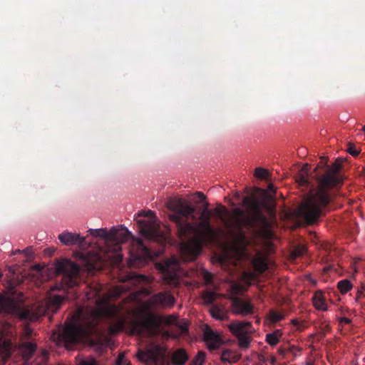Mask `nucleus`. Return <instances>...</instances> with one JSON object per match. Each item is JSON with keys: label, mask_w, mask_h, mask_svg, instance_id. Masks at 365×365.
Here are the masks:
<instances>
[{"label": "nucleus", "mask_w": 365, "mask_h": 365, "mask_svg": "<svg viewBox=\"0 0 365 365\" xmlns=\"http://www.w3.org/2000/svg\"><path fill=\"white\" fill-rule=\"evenodd\" d=\"M86 298L90 303L86 312L83 307H79L73 316L78 322L71 323L58 334L67 344H77L82 338L98 333V324L103 319L111 321L113 333L123 331L125 327L126 319L121 314L120 309L110 304L98 287H90Z\"/></svg>", "instance_id": "nucleus-1"}, {"label": "nucleus", "mask_w": 365, "mask_h": 365, "mask_svg": "<svg viewBox=\"0 0 365 365\" xmlns=\"http://www.w3.org/2000/svg\"><path fill=\"white\" fill-rule=\"evenodd\" d=\"M242 205L247 207V212L237 207L230 214L225 206L219 205L215 208L214 213L228 230L235 245L241 249H245L249 240L244 228L256 236L268 232L269 222L262 207H265L269 212H274V197L264 192V201L259 202L255 198L245 197Z\"/></svg>", "instance_id": "nucleus-2"}, {"label": "nucleus", "mask_w": 365, "mask_h": 365, "mask_svg": "<svg viewBox=\"0 0 365 365\" xmlns=\"http://www.w3.org/2000/svg\"><path fill=\"white\" fill-rule=\"evenodd\" d=\"M169 208L173 212L169 216L170 220L176 224L178 235L182 240V257L185 261H194L201 252L202 244L215 237V230L207 217L200 220L197 228L188 222L189 218L195 219V207L181 198L172 202Z\"/></svg>", "instance_id": "nucleus-3"}, {"label": "nucleus", "mask_w": 365, "mask_h": 365, "mask_svg": "<svg viewBox=\"0 0 365 365\" xmlns=\"http://www.w3.org/2000/svg\"><path fill=\"white\" fill-rule=\"evenodd\" d=\"M322 163L327 168L326 173L318 178L317 187L309 190L299 209V215L309 225L318 221L323 210L332 202L335 196L333 190L343 182V178L339 173L341 161L339 158L330 167L327 165L326 158H322Z\"/></svg>", "instance_id": "nucleus-4"}, {"label": "nucleus", "mask_w": 365, "mask_h": 365, "mask_svg": "<svg viewBox=\"0 0 365 365\" xmlns=\"http://www.w3.org/2000/svg\"><path fill=\"white\" fill-rule=\"evenodd\" d=\"M24 303L23 294L11 287L0 294V314L26 319L29 317V312L24 307Z\"/></svg>", "instance_id": "nucleus-5"}, {"label": "nucleus", "mask_w": 365, "mask_h": 365, "mask_svg": "<svg viewBox=\"0 0 365 365\" xmlns=\"http://www.w3.org/2000/svg\"><path fill=\"white\" fill-rule=\"evenodd\" d=\"M56 272L62 275L61 282L52 289L55 290H66L73 289L80 283V267L68 259H63L56 264Z\"/></svg>", "instance_id": "nucleus-6"}, {"label": "nucleus", "mask_w": 365, "mask_h": 365, "mask_svg": "<svg viewBox=\"0 0 365 365\" xmlns=\"http://www.w3.org/2000/svg\"><path fill=\"white\" fill-rule=\"evenodd\" d=\"M140 215L149 218V220H139L138 221L140 232L145 237L157 240L161 237L160 226L157 222L154 212L151 210L147 212L142 211Z\"/></svg>", "instance_id": "nucleus-7"}, {"label": "nucleus", "mask_w": 365, "mask_h": 365, "mask_svg": "<svg viewBox=\"0 0 365 365\" xmlns=\"http://www.w3.org/2000/svg\"><path fill=\"white\" fill-rule=\"evenodd\" d=\"M158 327L155 317L150 314L143 320H133L130 323V334L142 335L145 331L153 334Z\"/></svg>", "instance_id": "nucleus-8"}, {"label": "nucleus", "mask_w": 365, "mask_h": 365, "mask_svg": "<svg viewBox=\"0 0 365 365\" xmlns=\"http://www.w3.org/2000/svg\"><path fill=\"white\" fill-rule=\"evenodd\" d=\"M152 259V255L150 250L138 240L136 245V250L131 254L130 265L133 267H143Z\"/></svg>", "instance_id": "nucleus-9"}, {"label": "nucleus", "mask_w": 365, "mask_h": 365, "mask_svg": "<svg viewBox=\"0 0 365 365\" xmlns=\"http://www.w3.org/2000/svg\"><path fill=\"white\" fill-rule=\"evenodd\" d=\"M148 302L154 307H172L175 303V299L169 292L163 291L153 294Z\"/></svg>", "instance_id": "nucleus-10"}, {"label": "nucleus", "mask_w": 365, "mask_h": 365, "mask_svg": "<svg viewBox=\"0 0 365 365\" xmlns=\"http://www.w3.org/2000/svg\"><path fill=\"white\" fill-rule=\"evenodd\" d=\"M232 312L236 315L247 316L254 313L253 305L242 298L234 297L231 298Z\"/></svg>", "instance_id": "nucleus-11"}, {"label": "nucleus", "mask_w": 365, "mask_h": 365, "mask_svg": "<svg viewBox=\"0 0 365 365\" xmlns=\"http://www.w3.org/2000/svg\"><path fill=\"white\" fill-rule=\"evenodd\" d=\"M203 335L209 349H217L220 346L221 339L210 327L207 326L205 328Z\"/></svg>", "instance_id": "nucleus-12"}, {"label": "nucleus", "mask_w": 365, "mask_h": 365, "mask_svg": "<svg viewBox=\"0 0 365 365\" xmlns=\"http://www.w3.org/2000/svg\"><path fill=\"white\" fill-rule=\"evenodd\" d=\"M76 293H73L72 296H69L68 294L66 296L53 295L50 296L48 299V309L52 312H56L61 307L62 302L65 299H76L77 298Z\"/></svg>", "instance_id": "nucleus-13"}, {"label": "nucleus", "mask_w": 365, "mask_h": 365, "mask_svg": "<svg viewBox=\"0 0 365 365\" xmlns=\"http://www.w3.org/2000/svg\"><path fill=\"white\" fill-rule=\"evenodd\" d=\"M252 324L250 322L234 321L228 325L230 331L235 336H240L247 334L248 328L251 327Z\"/></svg>", "instance_id": "nucleus-14"}, {"label": "nucleus", "mask_w": 365, "mask_h": 365, "mask_svg": "<svg viewBox=\"0 0 365 365\" xmlns=\"http://www.w3.org/2000/svg\"><path fill=\"white\" fill-rule=\"evenodd\" d=\"M116 236L114 237H110V241L115 242V250L119 251L120 250V244L126 242L128 238L132 237L131 233L128 231V230L125 227L116 228Z\"/></svg>", "instance_id": "nucleus-15"}, {"label": "nucleus", "mask_w": 365, "mask_h": 365, "mask_svg": "<svg viewBox=\"0 0 365 365\" xmlns=\"http://www.w3.org/2000/svg\"><path fill=\"white\" fill-rule=\"evenodd\" d=\"M58 239L65 245H73L76 243L82 244L85 239L79 235L69 232H63L58 235Z\"/></svg>", "instance_id": "nucleus-16"}, {"label": "nucleus", "mask_w": 365, "mask_h": 365, "mask_svg": "<svg viewBox=\"0 0 365 365\" xmlns=\"http://www.w3.org/2000/svg\"><path fill=\"white\" fill-rule=\"evenodd\" d=\"M88 232L95 236L100 237L106 240H110V237H114L116 236L115 227H112L110 231H107L106 229H90Z\"/></svg>", "instance_id": "nucleus-17"}, {"label": "nucleus", "mask_w": 365, "mask_h": 365, "mask_svg": "<svg viewBox=\"0 0 365 365\" xmlns=\"http://www.w3.org/2000/svg\"><path fill=\"white\" fill-rule=\"evenodd\" d=\"M188 360V355L185 349H179L174 351L172 361L175 365H184Z\"/></svg>", "instance_id": "nucleus-18"}, {"label": "nucleus", "mask_w": 365, "mask_h": 365, "mask_svg": "<svg viewBox=\"0 0 365 365\" xmlns=\"http://www.w3.org/2000/svg\"><path fill=\"white\" fill-rule=\"evenodd\" d=\"M313 305L315 309L320 311H327V305L321 292H317L312 297Z\"/></svg>", "instance_id": "nucleus-19"}, {"label": "nucleus", "mask_w": 365, "mask_h": 365, "mask_svg": "<svg viewBox=\"0 0 365 365\" xmlns=\"http://www.w3.org/2000/svg\"><path fill=\"white\" fill-rule=\"evenodd\" d=\"M169 265L167 264L163 267V272L164 275V280L170 285H176L178 283V274L176 270L170 272L169 270Z\"/></svg>", "instance_id": "nucleus-20"}, {"label": "nucleus", "mask_w": 365, "mask_h": 365, "mask_svg": "<svg viewBox=\"0 0 365 365\" xmlns=\"http://www.w3.org/2000/svg\"><path fill=\"white\" fill-rule=\"evenodd\" d=\"M93 258V260H92L89 255L82 256V260L84 262V266L88 271L95 270L98 268L96 262L99 260L100 257L98 255H94Z\"/></svg>", "instance_id": "nucleus-21"}, {"label": "nucleus", "mask_w": 365, "mask_h": 365, "mask_svg": "<svg viewBox=\"0 0 365 365\" xmlns=\"http://www.w3.org/2000/svg\"><path fill=\"white\" fill-rule=\"evenodd\" d=\"M128 277L130 280L136 284L147 285L151 283L150 278L145 274L130 273Z\"/></svg>", "instance_id": "nucleus-22"}, {"label": "nucleus", "mask_w": 365, "mask_h": 365, "mask_svg": "<svg viewBox=\"0 0 365 365\" xmlns=\"http://www.w3.org/2000/svg\"><path fill=\"white\" fill-rule=\"evenodd\" d=\"M282 331L280 329H275L274 331L266 334V341L270 346H275L279 341L282 336Z\"/></svg>", "instance_id": "nucleus-23"}, {"label": "nucleus", "mask_w": 365, "mask_h": 365, "mask_svg": "<svg viewBox=\"0 0 365 365\" xmlns=\"http://www.w3.org/2000/svg\"><path fill=\"white\" fill-rule=\"evenodd\" d=\"M240 356L230 349H225L222 352L221 360L223 362L235 363L240 359Z\"/></svg>", "instance_id": "nucleus-24"}, {"label": "nucleus", "mask_w": 365, "mask_h": 365, "mask_svg": "<svg viewBox=\"0 0 365 365\" xmlns=\"http://www.w3.org/2000/svg\"><path fill=\"white\" fill-rule=\"evenodd\" d=\"M255 270L259 273L262 274L268 269V264L265 259L262 257H257L252 262Z\"/></svg>", "instance_id": "nucleus-25"}, {"label": "nucleus", "mask_w": 365, "mask_h": 365, "mask_svg": "<svg viewBox=\"0 0 365 365\" xmlns=\"http://www.w3.org/2000/svg\"><path fill=\"white\" fill-rule=\"evenodd\" d=\"M337 288L342 294H344L351 290L352 284L349 280L343 279L338 282Z\"/></svg>", "instance_id": "nucleus-26"}, {"label": "nucleus", "mask_w": 365, "mask_h": 365, "mask_svg": "<svg viewBox=\"0 0 365 365\" xmlns=\"http://www.w3.org/2000/svg\"><path fill=\"white\" fill-rule=\"evenodd\" d=\"M202 298L205 303L212 304L217 298V294L211 291H205L202 294Z\"/></svg>", "instance_id": "nucleus-27"}, {"label": "nucleus", "mask_w": 365, "mask_h": 365, "mask_svg": "<svg viewBox=\"0 0 365 365\" xmlns=\"http://www.w3.org/2000/svg\"><path fill=\"white\" fill-rule=\"evenodd\" d=\"M269 317L270 321L272 323H276V322H280L281 320H282L284 318V317L282 314H281L274 309H271L269 311Z\"/></svg>", "instance_id": "nucleus-28"}, {"label": "nucleus", "mask_w": 365, "mask_h": 365, "mask_svg": "<svg viewBox=\"0 0 365 365\" xmlns=\"http://www.w3.org/2000/svg\"><path fill=\"white\" fill-rule=\"evenodd\" d=\"M238 344L240 348L247 349L250 344V339L247 334L237 336Z\"/></svg>", "instance_id": "nucleus-29"}, {"label": "nucleus", "mask_w": 365, "mask_h": 365, "mask_svg": "<svg viewBox=\"0 0 365 365\" xmlns=\"http://www.w3.org/2000/svg\"><path fill=\"white\" fill-rule=\"evenodd\" d=\"M210 314L215 319H222L224 317L223 311L221 309H220L219 307H217V306H213L210 309Z\"/></svg>", "instance_id": "nucleus-30"}, {"label": "nucleus", "mask_w": 365, "mask_h": 365, "mask_svg": "<svg viewBox=\"0 0 365 365\" xmlns=\"http://www.w3.org/2000/svg\"><path fill=\"white\" fill-rule=\"evenodd\" d=\"M255 175L259 179H266L269 175V173L262 168H257L255 170Z\"/></svg>", "instance_id": "nucleus-31"}, {"label": "nucleus", "mask_w": 365, "mask_h": 365, "mask_svg": "<svg viewBox=\"0 0 365 365\" xmlns=\"http://www.w3.org/2000/svg\"><path fill=\"white\" fill-rule=\"evenodd\" d=\"M209 203L205 202L204 209L201 213L200 220H205L207 217L209 222H210L211 211L208 209Z\"/></svg>", "instance_id": "nucleus-32"}, {"label": "nucleus", "mask_w": 365, "mask_h": 365, "mask_svg": "<svg viewBox=\"0 0 365 365\" xmlns=\"http://www.w3.org/2000/svg\"><path fill=\"white\" fill-rule=\"evenodd\" d=\"M205 360V354L203 351H200L196 355L195 359L192 361L195 364L203 365Z\"/></svg>", "instance_id": "nucleus-33"}, {"label": "nucleus", "mask_w": 365, "mask_h": 365, "mask_svg": "<svg viewBox=\"0 0 365 365\" xmlns=\"http://www.w3.org/2000/svg\"><path fill=\"white\" fill-rule=\"evenodd\" d=\"M78 365H100L98 362L93 357L82 359Z\"/></svg>", "instance_id": "nucleus-34"}, {"label": "nucleus", "mask_w": 365, "mask_h": 365, "mask_svg": "<svg viewBox=\"0 0 365 365\" xmlns=\"http://www.w3.org/2000/svg\"><path fill=\"white\" fill-rule=\"evenodd\" d=\"M348 148L346 151L354 157H357L359 155V151L356 149L355 145L351 143L347 145Z\"/></svg>", "instance_id": "nucleus-35"}, {"label": "nucleus", "mask_w": 365, "mask_h": 365, "mask_svg": "<svg viewBox=\"0 0 365 365\" xmlns=\"http://www.w3.org/2000/svg\"><path fill=\"white\" fill-rule=\"evenodd\" d=\"M115 365H130L124 354H120L116 360Z\"/></svg>", "instance_id": "nucleus-36"}, {"label": "nucleus", "mask_w": 365, "mask_h": 365, "mask_svg": "<svg viewBox=\"0 0 365 365\" xmlns=\"http://www.w3.org/2000/svg\"><path fill=\"white\" fill-rule=\"evenodd\" d=\"M299 183L301 185H303V186H307V187H309V180H308V178L305 175H301L299 178Z\"/></svg>", "instance_id": "nucleus-37"}, {"label": "nucleus", "mask_w": 365, "mask_h": 365, "mask_svg": "<svg viewBox=\"0 0 365 365\" xmlns=\"http://www.w3.org/2000/svg\"><path fill=\"white\" fill-rule=\"evenodd\" d=\"M138 357L140 361H143L148 359V354L144 351H140L138 354Z\"/></svg>", "instance_id": "nucleus-38"}, {"label": "nucleus", "mask_w": 365, "mask_h": 365, "mask_svg": "<svg viewBox=\"0 0 365 365\" xmlns=\"http://www.w3.org/2000/svg\"><path fill=\"white\" fill-rule=\"evenodd\" d=\"M179 329L182 334H185L188 332V327L186 324L179 325Z\"/></svg>", "instance_id": "nucleus-39"}, {"label": "nucleus", "mask_w": 365, "mask_h": 365, "mask_svg": "<svg viewBox=\"0 0 365 365\" xmlns=\"http://www.w3.org/2000/svg\"><path fill=\"white\" fill-rule=\"evenodd\" d=\"M267 190L269 192H272L273 194H274L276 192V188L274 186V185L272 183L268 185Z\"/></svg>", "instance_id": "nucleus-40"}, {"label": "nucleus", "mask_w": 365, "mask_h": 365, "mask_svg": "<svg viewBox=\"0 0 365 365\" xmlns=\"http://www.w3.org/2000/svg\"><path fill=\"white\" fill-rule=\"evenodd\" d=\"M339 322H340V323H344V324H349L351 323V319L347 317H341L339 319Z\"/></svg>", "instance_id": "nucleus-41"}, {"label": "nucleus", "mask_w": 365, "mask_h": 365, "mask_svg": "<svg viewBox=\"0 0 365 365\" xmlns=\"http://www.w3.org/2000/svg\"><path fill=\"white\" fill-rule=\"evenodd\" d=\"M196 195L201 200H205L206 199V196L201 192H197Z\"/></svg>", "instance_id": "nucleus-42"}, {"label": "nucleus", "mask_w": 365, "mask_h": 365, "mask_svg": "<svg viewBox=\"0 0 365 365\" xmlns=\"http://www.w3.org/2000/svg\"><path fill=\"white\" fill-rule=\"evenodd\" d=\"M31 247H26L25 250H22V252H24L26 256H29L31 254Z\"/></svg>", "instance_id": "nucleus-43"}, {"label": "nucleus", "mask_w": 365, "mask_h": 365, "mask_svg": "<svg viewBox=\"0 0 365 365\" xmlns=\"http://www.w3.org/2000/svg\"><path fill=\"white\" fill-rule=\"evenodd\" d=\"M363 296V289L358 290L356 299L358 300Z\"/></svg>", "instance_id": "nucleus-44"}, {"label": "nucleus", "mask_w": 365, "mask_h": 365, "mask_svg": "<svg viewBox=\"0 0 365 365\" xmlns=\"http://www.w3.org/2000/svg\"><path fill=\"white\" fill-rule=\"evenodd\" d=\"M32 269H33L34 270H36V271H41V268L40 265H38V264H35V265H34V266L32 267Z\"/></svg>", "instance_id": "nucleus-45"}, {"label": "nucleus", "mask_w": 365, "mask_h": 365, "mask_svg": "<svg viewBox=\"0 0 365 365\" xmlns=\"http://www.w3.org/2000/svg\"><path fill=\"white\" fill-rule=\"evenodd\" d=\"M278 352L281 355H284L286 354V350L284 349H283V348H279L278 349Z\"/></svg>", "instance_id": "nucleus-46"}, {"label": "nucleus", "mask_w": 365, "mask_h": 365, "mask_svg": "<svg viewBox=\"0 0 365 365\" xmlns=\"http://www.w3.org/2000/svg\"><path fill=\"white\" fill-rule=\"evenodd\" d=\"M275 362H276V357L272 356L270 358V363H271V364L274 365Z\"/></svg>", "instance_id": "nucleus-47"}, {"label": "nucleus", "mask_w": 365, "mask_h": 365, "mask_svg": "<svg viewBox=\"0 0 365 365\" xmlns=\"http://www.w3.org/2000/svg\"><path fill=\"white\" fill-rule=\"evenodd\" d=\"M206 278H207V282L211 281V279H212V276H211V274H210V273H207V276H206Z\"/></svg>", "instance_id": "nucleus-48"}, {"label": "nucleus", "mask_w": 365, "mask_h": 365, "mask_svg": "<svg viewBox=\"0 0 365 365\" xmlns=\"http://www.w3.org/2000/svg\"><path fill=\"white\" fill-rule=\"evenodd\" d=\"M21 252H22L21 250H16L15 251L13 252L12 255H17V254L21 253Z\"/></svg>", "instance_id": "nucleus-49"}, {"label": "nucleus", "mask_w": 365, "mask_h": 365, "mask_svg": "<svg viewBox=\"0 0 365 365\" xmlns=\"http://www.w3.org/2000/svg\"><path fill=\"white\" fill-rule=\"evenodd\" d=\"M292 323L294 325H297L298 324V321H297V319H294L292 320Z\"/></svg>", "instance_id": "nucleus-50"}, {"label": "nucleus", "mask_w": 365, "mask_h": 365, "mask_svg": "<svg viewBox=\"0 0 365 365\" xmlns=\"http://www.w3.org/2000/svg\"><path fill=\"white\" fill-rule=\"evenodd\" d=\"M117 257L119 258V261L122 259V256L120 255H117Z\"/></svg>", "instance_id": "nucleus-51"}, {"label": "nucleus", "mask_w": 365, "mask_h": 365, "mask_svg": "<svg viewBox=\"0 0 365 365\" xmlns=\"http://www.w3.org/2000/svg\"><path fill=\"white\" fill-rule=\"evenodd\" d=\"M31 331L30 329L27 330V335H31Z\"/></svg>", "instance_id": "nucleus-52"}, {"label": "nucleus", "mask_w": 365, "mask_h": 365, "mask_svg": "<svg viewBox=\"0 0 365 365\" xmlns=\"http://www.w3.org/2000/svg\"><path fill=\"white\" fill-rule=\"evenodd\" d=\"M175 267L177 266V262H175L174 264H173Z\"/></svg>", "instance_id": "nucleus-53"}]
</instances>
